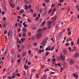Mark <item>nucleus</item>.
Returning <instances> with one entry per match:
<instances>
[{"mask_svg":"<svg viewBox=\"0 0 79 79\" xmlns=\"http://www.w3.org/2000/svg\"><path fill=\"white\" fill-rule=\"evenodd\" d=\"M41 31H42V29H39L37 31V32H38V34L36 35L37 39H40L41 38V37H42V32H40Z\"/></svg>","mask_w":79,"mask_h":79,"instance_id":"f257e3e1","label":"nucleus"},{"mask_svg":"<svg viewBox=\"0 0 79 79\" xmlns=\"http://www.w3.org/2000/svg\"><path fill=\"white\" fill-rule=\"evenodd\" d=\"M60 59L62 61H64L65 60V56L63 55L62 52H61L60 54Z\"/></svg>","mask_w":79,"mask_h":79,"instance_id":"f03ea898","label":"nucleus"},{"mask_svg":"<svg viewBox=\"0 0 79 79\" xmlns=\"http://www.w3.org/2000/svg\"><path fill=\"white\" fill-rule=\"evenodd\" d=\"M48 40V37H46L45 38L44 40L43 41V42L42 43V45H43L44 46H45V42H46L47 40Z\"/></svg>","mask_w":79,"mask_h":79,"instance_id":"7ed1b4c3","label":"nucleus"},{"mask_svg":"<svg viewBox=\"0 0 79 79\" xmlns=\"http://www.w3.org/2000/svg\"><path fill=\"white\" fill-rule=\"evenodd\" d=\"M46 10H47V8H46V7L44 8V13H43V16H45L47 15V11Z\"/></svg>","mask_w":79,"mask_h":79,"instance_id":"20e7f679","label":"nucleus"},{"mask_svg":"<svg viewBox=\"0 0 79 79\" xmlns=\"http://www.w3.org/2000/svg\"><path fill=\"white\" fill-rule=\"evenodd\" d=\"M9 5L12 8H15V4H12L11 2H10Z\"/></svg>","mask_w":79,"mask_h":79,"instance_id":"39448f33","label":"nucleus"},{"mask_svg":"<svg viewBox=\"0 0 79 79\" xmlns=\"http://www.w3.org/2000/svg\"><path fill=\"white\" fill-rule=\"evenodd\" d=\"M37 29V26L34 25H32V30L35 31V30H36Z\"/></svg>","mask_w":79,"mask_h":79,"instance_id":"423d86ee","label":"nucleus"},{"mask_svg":"<svg viewBox=\"0 0 79 79\" xmlns=\"http://www.w3.org/2000/svg\"><path fill=\"white\" fill-rule=\"evenodd\" d=\"M56 17H52L51 19V21L52 23H54V22H55V21L56 20Z\"/></svg>","mask_w":79,"mask_h":79,"instance_id":"0eeeda50","label":"nucleus"},{"mask_svg":"<svg viewBox=\"0 0 79 79\" xmlns=\"http://www.w3.org/2000/svg\"><path fill=\"white\" fill-rule=\"evenodd\" d=\"M63 54H64V55H66L68 53L67 52V51H66V49H63Z\"/></svg>","mask_w":79,"mask_h":79,"instance_id":"6e6552de","label":"nucleus"},{"mask_svg":"<svg viewBox=\"0 0 79 79\" xmlns=\"http://www.w3.org/2000/svg\"><path fill=\"white\" fill-rule=\"evenodd\" d=\"M15 59V56H13V55L11 57V61L13 63V61H14Z\"/></svg>","mask_w":79,"mask_h":79,"instance_id":"1a4fd4ad","label":"nucleus"},{"mask_svg":"<svg viewBox=\"0 0 79 79\" xmlns=\"http://www.w3.org/2000/svg\"><path fill=\"white\" fill-rule=\"evenodd\" d=\"M22 29L23 31L24 32V33H26V32H27V29L26 28L23 27Z\"/></svg>","mask_w":79,"mask_h":79,"instance_id":"9d476101","label":"nucleus"},{"mask_svg":"<svg viewBox=\"0 0 79 79\" xmlns=\"http://www.w3.org/2000/svg\"><path fill=\"white\" fill-rule=\"evenodd\" d=\"M74 63V60H71L70 61V64H73Z\"/></svg>","mask_w":79,"mask_h":79,"instance_id":"9b49d317","label":"nucleus"},{"mask_svg":"<svg viewBox=\"0 0 79 79\" xmlns=\"http://www.w3.org/2000/svg\"><path fill=\"white\" fill-rule=\"evenodd\" d=\"M7 25H8V23L6 22H5L3 24V27H6L7 26Z\"/></svg>","mask_w":79,"mask_h":79,"instance_id":"f8f14e48","label":"nucleus"},{"mask_svg":"<svg viewBox=\"0 0 79 79\" xmlns=\"http://www.w3.org/2000/svg\"><path fill=\"white\" fill-rule=\"evenodd\" d=\"M73 77H76V79L78 78V75H76V74L73 73Z\"/></svg>","mask_w":79,"mask_h":79,"instance_id":"ddd939ff","label":"nucleus"},{"mask_svg":"<svg viewBox=\"0 0 79 79\" xmlns=\"http://www.w3.org/2000/svg\"><path fill=\"white\" fill-rule=\"evenodd\" d=\"M78 56H79V54H78V53H76L74 55V58H77V57H78Z\"/></svg>","mask_w":79,"mask_h":79,"instance_id":"4468645a","label":"nucleus"},{"mask_svg":"<svg viewBox=\"0 0 79 79\" xmlns=\"http://www.w3.org/2000/svg\"><path fill=\"white\" fill-rule=\"evenodd\" d=\"M45 23H46V21H44L43 22L41 23V26H45Z\"/></svg>","mask_w":79,"mask_h":79,"instance_id":"2eb2a0df","label":"nucleus"},{"mask_svg":"<svg viewBox=\"0 0 79 79\" xmlns=\"http://www.w3.org/2000/svg\"><path fill=\"white\" fill-rule=\"evenodd\" d=\"M73 51H74L75 52H76V51H77V48H76V47L74 46L73 48Z\"/></svg>","mask_w":79,"mask_h":79,"instance_id":"dca6fc26","label":"nucleus"},{"mask_svg":"<svg viewBox=\"0 0 79 79\" xmlns=\"http://www.w3.org/2000/svg\"><path fill=\"white\" fill-rule=\"evenodd\" d=\"M24 68L26 69H28V68H29V66H27L26 64H25L24 66Z\"/></svg>","mask_w":79,"mask_h":79,"instance_id":"f3484780","label":"nucleus"},{"mask_svg":"<svg viewBox=\"0 0 79 79\" xmlns=\"http://www.w3.org/2000/svg\"><path fill=\"white\" fill-rule=\"evenodd\" d=\"M47 24L49 26H50L51 25V22H50V21H47Z\"/></svg>","mask_w":79,"mask_h":79,"instance_id":"a211bd4d","label":"nucleus"},{"mask_svg":"<svg viewBox=\"0 0 79 79\" xmlns=\"http://www.w3.org/2000/svg\"><path fill=\"white\" fill-rule=\"evenodd\" d=\"M26 33H23L22 34V36L23 37H26Z\"/></svg>","mask_w":79,"mask_h":79,"instance_id":"6ab92c4d","label":"nucleus"},{"mask_svg":"<svg viewBox=\"0 0 79 79\" xmlns=\"http://www.w3.org/2000/svg\"><path fill=\"white\" fill-rule=\"evenodd\" d=\"M13 33V35H15L16 34V32L15 31H12L11 32V34Z\"/></svg>","mask_w":79,"mask_h":79,"instance_id":"aec40b11","label":"nucleus"},{"mask_svg":"<svg viewBox=\"0 0 79 79\" xmlns=\"http://www.w3.org/2000/svg\"><path fill=\"white\" fill-rule=\"evenodd\" d=\"M47 75H44L42 77L44 79H46V78H47Z\"/></svg>","mask_w":79,"mask_h":79,"instance_id":"412c9836","label":"nucleus"},{"mask_svg":"<svg viewBox=\"0 0 79 79\" xmlns=\"http://www.w3.org/2000/svg\"><path fill=\"white\" fill-rule=\"evenodd\" d=\"M22 24L20 23H18V26H19V27H20V28H21V25H22Z\"/></svg>","mask_w":79,"mask_h":79,"instance_id":"4be33fe9","label":"nucleus"},{"mask_svg":"<svg viewBox=\"0 0 79 79\" xmlns=\"http://www.w3.org/2000/svg\"><path fill=\"white\" fill-rule=\"evenodd\" d=\"M55 27L56 29H58V28H59V25H58V24H57L56 25Z\"/></svg>","mask_w":79,"mask_h":79,"instance_id":"5701e85b","label":"nucleus"},{"mask_svg":"<svg viewBox=\"0 0 79 79\" xmlns=\"http://www.w3.org/2000/svg\"><path fill=\"white\" fill-rule=\"evenodd\" d=\"M7 52H8V50L7 49L6 50L4 53V55H6V53H7Z\"/></svg>","mask_w":79,"mask_h":79,"instance_id":"b1692460","label":"nucleus"},{"mask_svg":"<svg viewBox=\"0 0 79 79\" xmlns=\"http://www.w3.org/2000/svg\"><path fill=\"white\" fill-rule=\"evenodd\" d=\"M56 66H60V67H61V64H60V63H58L57 64H55Z\"/></svg>","mask_w":79,"mask_h":79,"instance_id":"393cba45","label":"nucleus"},{"mask_svg":"<svg viewBox=\"0 0 79 79\" xmlns=\"http://www.w3.org/2000/svg\"><path fill=\"white\" fill-rule=\"evenodd\" d=\"M56 11V8H55L53 9L52 12L53 13H55Z\"/></svg>","mask_w":79,"mask_h":79,"instance_id":"a878e982","label":"nucleus"},{"mask_svg":"<svg viewBox=\"0 0 79 79\" xmlns=\"http://www.w3.org/2000/svg\"><path fill=\"white\" fill-rule=\"evenodd\" d=\"M69 45L70 44L69 43H66L65 44V46H66V47H68V46H69Z\"/></svg>","mask_w":79,"mask_h":79,"instance_id":"bb28decb","label":"nucleus"},{"mask_svg":"<svg viewBox=\"0 0 79 79\" xmlns=\"http://www.w3.org/2000/svg\"><path fill=\"white\" fill-rule=\"evenodd\" d=\"M3 7L4 8V10L5 11H6V6H3Z\"/></svg>","mask_w":79,"mask_h":79,"instance_id":"cd10ccee","label":"nucleus"},{"mask_svg":"<svg viewBox=\"0 0 79 79\" xmlns=\"http://www.w3.org/2000/svg\"><path fill=\"white\" fill-rule=\"evenodd\" d=\"M26 55V52H23V55H22V56H25Z\"/></svg>","mask_w":79,"mask_h":79,"instance_id":"c85d7f7f","label":"nucleus"},{"mask_svg":"<svg viewBox=\"0 0 79 79\" xmlns=\"http://www.w3.org/2000/svg\"><path fill=\"white\" fill-rule=\"evenodd\" d=\"M30 12H31V13L32 14V13H34V10H32V9H31L30 10Z\"/></svg>","mask_w":79,"mask_h":79,"instance_id":"c756f323","label":"nucleus"},{"mask_svg":"<svg viewBox=\"0 0 79 79\" xmlns=\"http://www.w3.org/2000/svg\"><path fill=\"white\" fill-rule=\"evenodd\" d=\"M25 10H28V6H27L25 5Z\"/></svg>","mask_w":79,"mask_h":79,"instance_id":"7c9ffc66","label":"nucleus"},{"mask_svg":"<svg viewBox=\"0 0 79 79\" xmlns=\"http://www.w3.org/2000/svg\"><path fill=\"white\" fill-rule=\"evenodd\" d=\"M24 12V10H21L19 12V13H23Z\"/></svg>","mask_w":79,"mask_h":79,"instance_id":"2f4dec72","label":"nucleus"},{"mask_svg":"<svg viewBox=\"0 0 79 79\" xmlns=\"http://www.w3.org/2000/svg\"><path fill=\"white\" fill-rule=\"evenodd\" d=\"M27 21H28V22H29L30 23H32V21H31V20L29 19H27Z\"/></svg>","mask_w":79,"mask_h":79,"instance_id":"473e14b6","label":"nucleus"},{"mask_svg":"<svg viewBox=\"0 0 79 79\" xmlns=\"http://www.w3.org/2000/svg\"><path fill=\"white\" fill-rule=\"evenodd\" d=\"M24 1L26 4L27 5V4H29V2H28V1H27V0H24Z\"/></svg>","mask_w":79,"mask_h":79,"instance_id":"72a5a7b5","label":"nucleus"},{"mask_svg":"<svg viewBox=\"0 0 79 79\" xmlns=\"http://www.w3.org/2000/svg\"><path fill=\"white\" fill-rule=\"evenodd\" d=\"M52 9H50L49 10V11L48 13H51V12H52Z\"/></svg>","mask_w":79,"mask_h":79,"instance_id":"f704fd0d","label":"nucleus"},{"mask_svg":"<svg viewBox=\"0 0 79 79\" xmlns=\"http://www.w3.org/2000/svg\"><path fill=\"white\" fill-rule=\"evenodd\" d=\"M7 32H8V31H7L6 30L4 31V34L6 35V34H7Z\"/></svg>","mask_w":79,"mask_h":79,"instance_id":"c9c22d12","label":"nucleus"},{"mask_svg":"<svg viewBox=\"0 0 79 79\" xmlns=\"http://www.w3.org/2000/svg\"><path fill=\"white\" fill-rule=\"evenodd\" d=\"M54 48H55V46H53L51 50V51H53V50H54Z\"/></svg>","mask_w":79,"mask_h":79,"instance_id":"e433bc0d","label":"nucleus"},{"mask_svg":"<svg viewBox=\"0 0 79 79\" xmlns=\"http://www.w3.org/2000/svg\"><path fill=\"white\" fill-rule=\"evenodd\" d=\"M16 39H17V44H19V38H18L17 37L16 38Z\"/></svg>","mask_w":79,"mask_h":79,"instance_id":"4c0bfd02","label":"nucleus"},{"mask_svg":"<svg viewBox=\"0 0 79 79\" xmlns=\"http://www.w3.org/2000/svg\"><path fill=\"white\" fill-rule=\"evenodd\" d=\"M28 9H31V6L29 5L28 6Z\"/></svg>","mask_w":79,"mask_h":79,"instance_id":"58836bf2","label":"nucleus"},{"mask_svg":"<svg viewBox=\"0 0 79 79\" xmlns=\"http://www.w3.org/2000/svg\"><path fill=\"white\" fill-rule=\"evenodd\" d=\"M44 1L46 3H48L49 2V0H44Z\"/></svg>","mask_w":79,"mask_h":79,"instance_id":"ea45409f","label":"nucleus"},{"mask_svg":"<svg viewBox=\"0 0 79 79\" xmlns=\"http://www.w3.org/2000/svg\"><path fill=\"white\" fill-rule=\"evenodd\" d=\"M76 8H77V10L79 11V6H76Z\"/></svg>","mask_w":79,"mask_h":79,"instance_id":"a19ab883","label":"nucleus"},{"mask_svg":"<svg viewBox=\"0 0 79 79\" xmlns=\"http://www.w3.org/2000/svg\"><path fill=\"white\" fill-rule=\"evenodd\" d=\"M49 69H47L46 70H44V71L45 72H47V71H49Z\"/></svg>","mask_w":79,"mask_h":79,"instance_id":"79ce46f5","label":"nucleus"},{"mask_svg":"<svg viewBox=\"0 0 79 79\" xmlns=\"http://www.w3.org/2000/svg\"><path fill=\"white\" fill-rule=\"evenodd\" d=\"M73 45H74V42L73 41H71V46H73Z\"/></svg>","mask_w":79,"mask_h":79,"instance_id":"37998d69","label":"nucleus"},{"mask_svg":"<svg viewBox=\"0 0 79 79\" xmlns=\"http://www.w3.org/2000/svg\"><path fill=\"white\" fill-rule=\"evenodd\" d=\"M23 75L24 76H25L26 75V72H25V71H23Z\"/></svg>","mask_w":79,"mask_h":79,"instance_id":"c03bdc74","label":"nucleus"},{"mask_svg":"<svg viewBox=\"0 0 79 79\" xmlns=\"http://www.w3.org/2000/svg\"><path fill=\"white\" fill-rule=\"evenodd\" d=\"M22 36V35L21 34V33H19V37H21Z\"/></svg>","mask_w":79,"mask_h":79,"instance_id":"a18cd8bd","label":"nucleus"},{"mask_svg":"<svg viewBox=\"0 0 79 79\" xmlns=\"http://www.w3.org/2000/svg\"><path fill=\"white\" fill-rule=\"evenodd\" d=\"M39 53H40V54H41V53H42V50H39Z\"/></svg>","mask_w":79,"mask_h":79,"instance_id":"49530a36","label":"nucleus"},{"mask_svg":"<svg viewBox=\"0 0 79 79\" xmlns=\"http://www.w3.org/2000/svg\"><path fill=\"white\" fill-rule=\"evenodd\" d=\"M3 20L4 21H6V17H4L3 18Z\"/></svg>","mask_w":79,"mask_h":79,"instance_id":"de8ad7c7","label":"nucleus"},{"mask_svg":"<svg viewBox=\"0 0 79 79\" xmlns=\"http://www.w3.org/2000/svg\"><path fill=\"white\" fill-rule=\"evenodd\" d=\"M31 64V62L28 61L27 63V64L28 65H30Z\"/></svg>","mask_w":79,"mask_h":79,"instance_id":"09e8293b","label":"nucleus"},{"mask_svg":"<svg viewBox=\"0 0 79 79\" xmlns=\"http://www.w3.org/2000/svg\"><path fill=\"white\" fill-rule=\"evenodd\" d=\"M16 75L17 76H18V77H20V74L19 73H17Z\"/></svg>","mask_w":79,"mask_h":79,"instance_id":"8fccbe9b","label":"nucleus"},{"mask_svg":"<svg viewBox=\"0 0 79 79\" xmlns=\"http://www.w3.org/2000/svg\"><path fill=\"white\" fill-rule=\"evenodd\" d=\"M28 53H29V54H31V51L29 50L28 51Z\"/></svg>","mask_w":79,"mask_h":79,"instance_id":"3c124183","label":"nucleus"},{"mask_svg":"<svg viewBox=\"0 0 79 79\" xmlns=\"http://www.w3.org/2000/svg\"><path fill=\"white\" fill-rule=\"evenodd\" d=\"M36 13H35L33 15V16L34 17H35L36 16Z\"/></svg>","mask_w":79,"mask_h":79,"instance_id":"603ef678","label":"nucleus"},{"mask_svg":"<svg viewBox=\"0 0 79 79\" xmlns=\"http://www.w3.org/2000/svg\"><path fill=\"white\" fill-rule=\"evenodd\" d=\"M41 67L42 68H44V67H45V65H41Z\"/></svg>","mask_w":79,"mask_h":79,"instance_id":"864d4df0","label":"nucleus"},{"mask_svg":"<svg viewBox=\"0 0 79 79\" xmlns=\"http://www.w3.org/2000/svg\"><path fill=\"white\" fill-rule=\"evenodd\" d=\"M19 62H20V59H18L17 60V62L18 63H19Z\"/></svg>","mask_w":79,"mask_h":79,"instance_id":"5fc2aeb1","label":"nucleus"},{"mask_svg":"<svg viewBox=\"0 0 79 79\" xmlns=\"http://www.w3.org/2000/svg\"><path fill=\"white\" fill-rule=\"evenodd\" d=\"M6 76H7V74H6V75L3 77V78H5V77H6Z\"/></svg>","mask_w":79,"mask_h":79,"instance_id":"6e6d98bb","label":"nucleus"},{"mask_svg":"<svg viewBox=\"0 0 79 79\" xmlns=\"http://www.w3.org/2000/svg\"><path fill=\"white\" fill-rule=\"evenodd\" d=\"M55 6V4H52L51 6V8H52V7H53V6Z\"/></svg>","mask_w":79,"mask_h":79,"instance_id":"4d7b16f0","label":"nucleus"},{"mask_svg":"<svg viewBox=\"0 0 79 79\" xmlns=\"http://www.w3.org/2000/svg\"><path fill=\"white\" fill-rule=\"evenodd\" d=\"M64 2V0H60V3H62Z\"/></svg>","mask_w":79,"mask_h":79,"instance_id":"13d9d810","label":"nucleus"},{"mask_svg":"<svg viewBox=\"0 0 79 79\" xmlns=\"http://www.w3.org/2000/svg\"><path fill=\"white\" fill-rule=\"evenodd\" d=\"M65 30L64 29L61 32V34H63V32H64H64H65Z\"/></svg>","mask_w":79,"mask_h":79,"instance_id":"bf43d9fd","label":"nucleus"},{"mask_svg":"<svg viewBox=\"0 0 79 79\" xmlns=\"http://www.w3.org/2000/svg\"><path fill=\"white\" fill-rule=\"evenodd\" d=\"M50 58H48L47 60L48 62H50Z\"/></svg>","mask_w":79,"mask_h":79,"instance_id":"052dcab7","label":"nucleus"},{"mask_svg":"<svg viewBox=\"0 0 79 79\" xmlns=\"http://www.w3.org/2000/svg\"><path fill=\"white\" fill-rule=\"evenodd\" d=\"M17 10H20V9L19 8V7H18L17 8Z\"/></svg>","mask_w":79,"mask_h":79,"instance_id":"680f3d73","label":"nucleus"},{"mask_svg":"<svg viewBox=\"0 0 79 79\" xmlns=\"http://www.w3.org/2000/svg\"><path fill=\"white\" fill-rule=\"evenodd\" d=\"M44 48V47L42 45H41L40 46V48Z\"/></svg>","mask_w":79,"mask_h":79,"instance_id":"e2e57ef3","label":"nucleus"},{"mask_svg":"<svg viewBox=\"0 0 79 79\" xmlns=\"http://www.w3.org/2000/svg\"><path fill=\"white\" fill-rule=\"evenodd\" d=\"M8 79H11V77L8 76Z\"/></svg>","mask_w":79,"mask_h":79,"instance_id":"0e129e2a","label":"nucleus"},{"mask_svg":"<svg viewBox=\"0 0 79 79\" xmlns=\"http://www.w3.org/2000/svg\"><path fill=\"white\" fill-rule=\"evenodd\" d=\"M34 46H37V43H34Z\"/></svg>","mask_w":79,"mask_h":79,"instance_id":"69168bd1","label":"nucleus"},{"mask_svg":"<svg viewBox=\"0 0 79 79\" xmlns=\"http://www.w3.org/2000/svg\"><path fill=\"white\" fill-rule=\"evenodd\" d=\"M24 27H27V25L25 24L24 25Z\"/></svg>","mask_w":79,"mask_h":79,"instance_id":"338daca9","label":"nucleus"},{"mask_svg":"<svg viewBox=\"0 0 79 79\" xmlns=\"http://www.w3.org/2000/svg\"><path fill=\"white\" fill-rule=\"evenodd\" d=\"M20 47V45L19 44L18 46V49H19V48Z\"/></svg>","mask_w":79,"mask_h":79,"instance_id":"774afa93","label":"nucleus"}]
</instances>
